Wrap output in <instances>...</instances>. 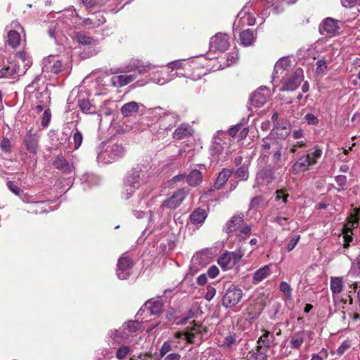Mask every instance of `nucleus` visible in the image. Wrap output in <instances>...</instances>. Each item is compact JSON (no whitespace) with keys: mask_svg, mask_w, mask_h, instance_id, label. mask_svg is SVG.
<instances>
[{"mask_svg":"<svg viewBox=\"0 0 360 360\" xmlns=\"http://www.w3.org/2000/svg\"><path fill=\"white\" fill-rule=\"evenodd\" d=\"M124 152L121 143L112 141L103 142L98 148L97 161L98 163L108 164L122 158Z\"/></svg>","mask_w":360,"mask_h":360,"instance_id":"obj_1","label":"nucleus"},{"mask_svg":"<svg viewBox=\"0 0 360 360\" xmlns=\"http://www.w3.org/2000/svg\"><path fill=\"white\" fill-rule=\"evenodd\" d=\"M143 170L141 167L132 168L128 172L124 181L122 193V198L127 200L140 188L143 183Z\"/></svg>","mask_w":360,"mask_h":360,"instance_id":"obj_2","label":"nucleus"},{"mask_svg":"<svg viewBox=\"0 0 360 360\" xmlns=\"http://www.w3.org/2000/svg\"><path fill=\"white\" fill-rule=\"evenodd\" d=\"M360 218V207L354 208L347 218V222L343 228L344 248H347L349 246V243L352 240V229H356L359 226Z\"/></svg>","mask_w":360,"mask_h":360,"instance_id":"obj_3","label":"nucleus"},{"mask_svg":"<svg viewBox=\"0 0 360 360\" xmlns=\"http://www.w3.org/2000/svg\"><path fill=\"white\" fill-rule=\"evenodd\" d=\"M243 255L244 252L240 249L234 252L226 251L219 257L218 264L224 270L230 269L240 262Z\"/></svg>","mask_w":360,"mask_h":360,"instance_id":"obj_4","label":"nucleus"},{"mask_svg":"<svg viewBox=\"0 0 360 360\" xmlns=\"http://www.w3.org/2000/svg\"><path fill=\"white\" fill-rule=\"evenodd\" d=\"M243 297L242 290L235 285H231L222 298V305L226 308L235 307Z\"/></svg>","mask_w":360,"mask_h":360,"instance_id":"obj_5","label":"nucleus"},{"mask_svg":"<svg viewBox=\"0 0 360 360\" xmlns=\"http://www.w3.org/2000/svg\"><path fill=\"white\" fill-rule=\"evenodd\" d=\"M207 332L205 328L201 325L195 323L191 327H188V330L186 333L178 332L175 334V338L177 339L184 338L190 344L195 343V339L200 340L202 335Z\"/></svg>","mask_w":360,"mask_h":360,"instance_id":"obj_6","label":"nucleus"},{"mask_svg":"<svg viewBox=\"0 0 360 360\" xmlns=\"http://www.w3.org/2000/svg\"><path fill=\"white\" fill-rule=\"evenodd\" d=\"M188 192L189 191L187 188H183L178 190L177 191L174 192L169 198H167L162 201L160 208L162 210H174L177 208L188 194Z\"/></svg>","mask_w":360,"mask_h":360,"instance_id":"obj_7","label":"nucleus"},{"mask_svg":"<svg viewBox=\"0 0 360 360\" xmlns=\"http://www.w3.org/2000/svg\"><path fill=\"white\" fill-rule=\"evenodd\" d=\"M269 90L266 86H260L250 97L249 109L252 110V107L259 108L267 101L269 97Z\"/></svg>","mask_w":360,"mask_h":360,"instance_id":"obj_8","label":"nucleus"},{"mask_svg":"<svg viewBox=\"0 0 360 360\" xmlns=\"http://www.w3.org/2000/svg\"><path fill=\"white\" fill-rule=\"evenodd\" d=\"M155 68V65L151 63H145L143 60L139 59H133L129 63L122 68L120 72H130L137 71L140 75L146 73Z\"/></svg>","mask_w":360,"mask_h":360,"instance_id":"obj_9","label":"nucleus"},{"mask_svg":"<svg viewBox=\"0 0 360 360\" xmlns=\"http://www.w3.org/2000/svg\"><path fill=\"white\" fill-rule=\"evenodd\" d=\"M18 68L17 75H24L32 63V58L25 51L18 52L15 56V60L12 61Z\"/></svg>","mask_w":360,"mask_h":360,"instance_id":"obj_10","label":"nucleus"},{"mask_svg":"<svg viewBox=\"0 0 360 360\" xmlns=\"http://www.w3.org/2000/svg\"><path fill=\"white\" fill-rule=\"evenodd\" d=\"M64 68V65L61 60H58L55 56H49L47 58L44 59L42 72H52L53 74H58Z\"/></svg>","mask_w":360,"mask_h":360,"instance_id":"obj_11","label":"nucleus"},{"mask_svg":"<svg viewBox=\"0 0 360 360\" xmlns=\"http://www.w3.org/2000/svg\"><path fill=\"white\" fill-rule=\"evenodd\" d=\"M133 262L127 257H122L117 262V275L121 280L127 279L129 276V269L132 267Z\"/></svg>","mask_w":360,"mask_h":360,"instance_id":"obj_12","label":"nucleus"},{"mask_svg":"<svg viewBox=\"0 0 360 360\" xmlns=\"http://www.w3.org/2000/svg\"><path fill=\"white\" fill-rule=\"evenodd\" d=\"M224 148V146L221 139L217 136H214L210 147V153L217 162L225 160L226 157L221 158Z\"/></svg>","mask_w":360,"mask_h":360,"instance_id":"obj_13","label":"nucleus"},{"mask_svg":"<svg viewBox=\"0 0 360 360\" xmlns=\"http://www.w3.org/2000/svg\"><path fill=\"white\" fill-rule=\"evenodd\" d=\"M228 36L225 34L219 33L211 38L210 46L212 48L220 51H225L229 47Z\"/></svg>","mask_w":360,"mask_h":360,"instance_id":"obj_14","label":"nucleus"},{"mask_svg":"<svg viewBox=\"0 0 360 360\" xmlns=\"http://www.w3.org/2000/svg\"><path fill=\"white\" fill-rule=\"evenodd\" d=\"M303 79L302 70L301 69L296 70L284 83L285 89L288 91H293L296 89L301 84Z\"/></svg>","mask_w":360,"mask_h":360,"instance_id":"obj_15","label":"nucleus"},{"mask_svg":"<svg viewBox=\"0 0 360 360\" xmlns=\"http://www.w3.org/2000/svg\"><path fill=\"white\" fill-rule=\"evenodd\" d=\"M244 221V214L243 213H240L236 215H233L226 224L223 230L228 233H233L237 230H238Z\"/></svg>","mask_w":360,"mask_h":360,"instance_id":"obj_16","label":"nucleus"},{"mask_svg":"<svg viewBox=\"0 0 360 360\" xmlns=\"http://www.w3.org/2000/svg\"><path fill=\"white\" fill-rule=\"evenodd\" d=\"M136 77V74L113 76L110 78V83L113 86L122 87L134 81Z\"/></svg>","mask_w":360,"mask_h":360,"instance_id":"obj_17","label":"nucleus"},{"mask_svg":"<svg viewBox=\"0 0 360 360\" xmlns=\"http://www.w3.org/2000/svg\"><path fill=\"white\" fill-rule=\"evenodd\" d=\"M274 179V171L270 167L260 169L256 176V180L260 184H269Z\"/></svg>","mask_w":360,"mask_h":360,"instance_id":"obj_18","label":"nucleus"},{"mask_svg":"<svg viewBox=\"0 0 360 360\" xmlns=\"http://www.w3.org/2000/svg\"><path fill=\"white\" fill-rule=\"evenodd\" d=\"M338 23L339 22L338 20L331 18H327L321 25V32H326L329 34H335L338 33L339 30Z\"/></svg>","mask_w":360,"mask_h":360,"instance_id":"obj_19","label":"nucleus"},{"mask_svg":"<svg viewBox=\"0 0 360 360\" xmlns=\"http://www.w3.org/2000/svg\"><path fill=\"white\" fill-rule=\"evenodd\" d=\"M310 166L311 165L309 162V157L301 156L292 166L291 172L294 174H297L309 170Z\"/></svg>","mask_w":360,"mask_h":360,"instance_id":"obj_20","label":"nucleus"},{"mask_svg":"<svg viewBox=\"0 0 360 360\" xmlns=\"http://www.w3.org/2000/svg\"><path fill=\"white\" fill-rule=\"evenodd\" d=\"M262 335L259 338L257 342V346L259 348L267 349L270 347L271 344L274 340L275 338L272 333L265 329L262 330Z\"/></svg>","mask_w":360,"mask_h":360,"instance_id":"obj_21","label":"nucleus"},{"mask_svg":"<svg viewBox=\"0 0 360 360\" xmlns=\"http://www.w3.org/2000/svg\"><path fill=\"white\" fill-rule=\"evenodd\" d=\"M53 165L63 173H70L74 169L73 165L62 156L56 157L53 161Z\"/></svg>","mask_w":360,"mask_h":360,"instance_id":"obj_22","label":"nucleus"},{"mask_svg":"<svg viewBox=\"0 0 360 360\" xmlns=\"http://www.w3.org/2000/svg\"><path fill=\"white\" fill-rule=\"evenodd\" d=\"M193 133V128L187 124H181L173 133V137L176 139H182L189 136H191Z\"/></svg>","mask_w":360,"mask_h":360,"instance_id":"obj_23","label":"nucleus"},{"mask_svg":"<svg viewBox=\"0 0 360 360\" xmlns=\"http://www.w3.org/2000/svg\"><path fill=\"white\" fill-rule=\"evenodd\" d=\"M43 97V100H40L39 103H37V105L33 108V110L37 113L41 112L42 110H45L46 108H49L51 103L50 93L47 89L44 90V93L41 95Z\"/></svg>","mask_w":360,"mask_h":360,"instance_id":"obj_24","label":"nucleus"},{"mask_svg":"<svg viewBox=\"0 0 360 360\" xmlns=\"http://www.w3.org/2000/svg\"><path fill=\"white\" fill-rule=\"evenodd\" d=\"M330 288L333 293V297L335 300L337 296L343 290V280L342 277H331L330 281Z\"/></svg>","mask_w":360,"mask_h":360,"instance_id":"obj_25","label":"nucleus"},{"mask_svg":"<svg viewBox=\"0 0 360 360\" xmlns=\"http://www.w3.org/2000/svg\"><path fill=\"white\" fill-rule=\"evenodd\" d=\"M202 180V172L196 169H192L191 172L186 176V182L191 186H198Z\"/></svg>","mask_w":360,"mask_h":360,"instance_id":"obj_26","label":"nucleus"},{"mask_svg":"<svg viewBox=\"0 0 360 360\" xmlns=\"http://www.w3.org/2000/svg\"><path fill=\"white\" fill-rule=\"evenodd\" d=\"M16 72H18L17 66H15L14 63L9 62L7 65H5L1 69H0V78H15L16 76H18Z\"/></svg>","mask_w":360,"mask_h":360,"instance_id":"obj_27","label":"nucleus"},{"mask_svg":"<svg viewBox=\"0 0 360 360\" xmlns=\"http://www.w3.org/2000/svg\"><path fill=\"white\" fill-rule=\"evenodd\" d=\"M271 274V270L269 265H265L263 267L257 270L252 278V283L257 284L267 278Z\"/></svg>","mask_w":360,"mask_h":360,"instance_id":"obj_28","label":"nucleus"},{"mask_svg":"<svg viewBox=\"0 0 360 360\" xmlns=\"http://www.w3.org/2000/svg\"><path fill=\"white\" fill-rule=\"evenodd\" d=\"M139 109V103L131 101L125 103L121 108V113L124 117H130L136 113Z\"/></svg>","mask_w":360,"mask_h":360,"instance_id":"obj_29","label":"nucleus"},{"mask_svg":"<svg viewBox=\"0 0 360 360\" xmlns=\"http://www.w3.org/2000/svg\"><path fill=\"white\" fill-rule=\"evenodd\" d=\"M162 302L159 300H148L144 304V308L148 309L150 314L156 315L161 313L162 310Z\"/></svg>","mask_w":360,"mask_h":360,"instance_id":"obj_30","label":"nucleus"},{"mask_svg":"<svg viewBox=\"0 0 360 360\" xmlns=\"http://www.w3.org/2000/svg\"><path fill=\"white\" fill-rule=\"evenodd\" d=\"M255 39L253 31L250 29L245 30L240 34V42L244 46L252 45L255 42Z\"/></svg>","mask_w":360,"mask_h":360,"instance_id":"obj_31","label":"nucleus"},{"mask_svg":"<svg viewBox=\"0 0 360 360\" xmlns=\"http://www.w3.org/2000/svg\"><path fill=\"white\" fill-rule=\"evenodd\" d=\"M231 174L232 170L223 169L217 176V179L214 183V188L217 189L221 188L225 185Z\"/></svg>","mask_w":360,"mask_h":360,"instance_id":"obj_32","label":"nucleus"},{"mask_svg":"<svg viewBox=\"0 0 360 360\" xmlns=\"http://www.w3.org/2000/svg\"><path fill=\"white\" fill-rule=\"evenodd\" d=\"M75 39L77 41L85 46H93L97 44V41L93 37L88 36L84 32H78L75 34Z\"/></svg>","mask_w":360,"mask_h":360,"instance_id":"obj_33","label":"nucleus"},{"mask_svg":"<svg viewBox=\"0 0 360 360\" xmlns=\"http://www.w3.org/2000/svg\"><path fill=\"white\" fill-rule=\"evenodd\" d=\"M25 141L27 150L35 153L38 147V138L30 133L26 134Z\"/></svg>","mask_w":360,"mask_h":360,"instance_id":"obj_34","label":"nucleus"},{"mask_svg":"<svg viewBox=\"0 0 360 360\" xmlns=\"http://www.w3.org/2000/svg\"><path fill=\"white\" fill-rule=\"evenodd\" d=\"M109 338L115 342H120L123 340H127L129 337V334L123 330H112L108 333Z\"/></svg>","mask_w":360,"mask_h":360,"instance_id":"obj_35","label":"nucleus"},{"mask_svg":"<svg viewBox=\"0 0 360 360\" xmlns=\"http://www.w3.org/2000/svg\"><path fill=\"white\" fill-rule=\"evenodd\" d=\"M207 217V213L205 210L196 209L190 216L191 221L194 224L202 223Z\"/></svg>","mask_w":360,"mask_h":360,"instance_id":"obj_36","label":"nucleus"},{"mask_svg":"<svg viewBox=\"0 0 360 360\" xmlns=\"http://www.w3.org/2000/svg\"><path fill=\"white\" fill-rule=\"evenodd\" d=\"M304 333L299 332L293 334L290 341V347L292 349H299L304 342Z\"/></svg>","mask_w":360,"mask_h":360,"instance_id":"obj_37","label":"nucleus"},{"mask_svg":"<svg viewBox=\"0 0 360 360\" xmlns=\"http://www.w3.org/2000/svg\"><path fill=\"white\" fill-rule=\"evenodd\" d=\"M8 44L12 48H16L19 46L20 42V35L15 30H11L8 32Z\"/></svg>","mask_w":360,"mask_h":360,"instance_id":"obj_38","label":"nucleus"},{"mask_svg":"<svg viewBox=\"0 0 360 360\" xmlns=\"http://www.w3.org/2000/svg\"><path fill=\"white\" fill-rule=\"evenodd\" d=\"M237 345V340L236 338L235 335L229 334L227 335L221 344L220 345V347L229 349H235Z\"/></svg>","mask_w":360,"mask_h":360,"instance_id":"obj_39","label":"nucleus"},{"mask_svg":"<svg viewBox=\"0 0 360 360\" xmlns=\"http://www.w3.org/2000/svg\"><path fill=\"white\" fill-rule=\"evenodd\" d=\"M272 162L278 167H281L285 162L284 159L281 158V147L280 145L278 148L273 150Z\"/></svg>","mask_w":360,"mask_h":360,"instance_id":"obj_40","label":"nucleus"},{"mask_svg":"<svg viewBox=\"0 0 360 360\" xmlns=\"http://www.w3.org/2000/svg\"><path fill=\"white\" fill-rule=\"evenodd\" d=\"M262 148L264 152L269 151L271 148L276 149L279 146V143L276 140L264 139L262 140Z\"/></svg>","mask_w":360,"mask_h":360,"instance_id":"obj_41","label":"nucleus"},{"mask_svg":"<svg viewBox=\"0 0 360 360\" xmlns=\"http://www.w3.org/2000/svg\"><path fill=\"white\" fill-rule=\"evenodd\" d=\"M158 74L163 75L162 72H156L153 77L150 78V81L153 83H155L158 85H163L166 83H167L169 81L172 80L173 78L172 77H170L169 75H167V77H165L164 76L158 75Z\"/></svg>","mask_w":360,"mask_h":360,"instance_id":"obj_42","label":"nucleus"},{"mask_svg":"<svg viewBox=\"0 0 360 360\" xmlns=\"http://www.w3.org/2000/svg\"><path fill=\"white\" fill-rule=\"evenodd\" d=\"M131 352V347L127 345L120 346L116 351V357L119 360L125 359Z\"/></svg>","mask_w":360,"mask_h":360,"instance_id":"obj_43","label":"nucleus"},{"mask_svg":"<svg viewBox=\"0 0 360 360\" xmlns=\"http://www.w3.org/2000/svg\"><path fill=\"white\" fill-rule=\"evenodd\" d=\"M122 327L124 330H127L129 333H135L141 328V323L134 321L125 322Z\"/></svg>","mask_w":360,"mask_h":360,"instance_id":"obj_44","label":"nucleus"},{"mask_svg":"<svg viewBox=\"0 0 360 360\" xmlns=\"http://www.w3.org/2000/svg\"><path fill=\"white\" fill-rule=\"evenodd\" d=\"M78 105L80 110L84 113H92V105L87 99H79L78 101Z\"/></svg>","mask_w":360,"mask_h":360,"instance_id":"obj_45","label":"nucleus"},{"mask_svg":"<svg viewBox=\"0 0 360 360\" xmlns=\"http://www.w3.org/2000/svg\"><path fill=\"white\" fill-rule=\"evenodd\" d=\"M248 166L246 165H241L235 172V175L236 177L244 180L248 179Z\"/></svg>","mask_w":360,"mask_h":360,"instance_id":"obj_46","label":"nucleus"},{"mask_svg":"<svg viewBox=\"0 0 360 360\" xmlns=\"http://www.w3.org/2000/svg\"><path fill=\"white\" fill-rule=\"evenodd\" d=\"M322 155V150L319 148H316V150L306 155L307 157H309V162L311 165H314L317 162V160L321 158Z\"/></svg>","mask_w":360,"mask_h":360,"instance_id":"obj_47","label":"nucleus"},{"mask_svg":"<svg viewBox=\"0 0 360 360\" xmlns=\"http://www.w3.org/2000/svg\"><path fill=\"white\" fill-rule=\"evenodd\" d=\"M267 349L256 347V351L253 353L252 356L255 360H267Z\"/></svg>","mask_w":360,"mask_h":360,"instance_id":"obj_48","label":"nucleus"},{"mask_svg":"<svg viewBox=\"0 0 360 360\" xmlns=\"http://www.w3.org/2000/svg\"><path fill=\"white\" fill-rule=\"evenodd\" d=\"M193 72L191 73L190 78L193 80L200 79L202 75H205L206 72L203 68H200L198 66L193 67Z\"/></svg>","mask_w":360,"mask_h":360,"instance_id":"obj_49","label":"nucleus"},{"mask_svg":"<svg viewBox=\"0 0 360 360\" xmlns=\"http://www.w3.org/2000/svg\"><path fill=\"white\" fill-rule=\"evenodd\" d=\"M360 283L359 282H354L353 283H352L349 286V290H348V298H349V305H352L353 303H354V300H353V298L352 297V295L353 293H355L356 292V291L358 290V289L359 288V286H360Z\"/></svg>","mask_w":360,"mask_h":360,"instance_id":"obj_50","label":"nucleus"},{"mask_svg":"<svg viewBox=\"0 0 360 360\" xmlns=\"http://www.w3.org/2000/svg\"><path fill=\"white\" fill-rule=\"evenodd\" d=\"M72 139L75 144V149L77 150L81 146L83 140V136L77 129H75V131L72 136Z\"/></svg>","mask_w":360,"mask_h":360,"instance_id":"obj_51","label":"nucleus"},{"mask_svg":"<svg viewBox=\"0 0 360 360\" xmlns=\"http://www.w3.org/2000/svg\"><path fill=\"white\" fill-rule=\"evenodd\" d=\"M289 60L287 58H281L275 65V70L278 72L279 70L284 71L289 66Z\"/></svg>","mask_w":360,"mask_h":360,"instance_id":"obj_52","label":"nucleus"},{"mask_svg":"<svg viewBox=\"0 0 360 360\" xmlns=\"http://www.w3.org/2000/svg\"><path fill=\"white\" fill-rule=\"evenodd\" d=\"M280 290L285 294L288 298H291L292 288L290 285L286 282H281L279 286Z\"/></svg>","mask_w":360,"mask_h":360,"instance_id":"obj_53","label":"nucleus"},{"mask_svg":"<svg viewBox=\"0 0 360 360\" xmlns=\"http://www.w3.org/2000/svg\"><path fill=\"white\" fill-rule=\"evenodd\" d=\"M172 350V346L170 342H169V341L165 342L162 344V345L160 349V353H159L160 356L162 358L164 357L165 356L167 355V354L169 352H171Z\"/></svg>","mask_w":360,"mask_h":360,"instance_id":"obj_54","label":"nucleus"},{"mask_svg":"<svg viewBox=\"0 0 360 360\" xmlns=\"http://www.w3.org/2000/svg\"><path fill=\"white\" fill-rule=\"evenodd\" d=\"M274 135H276L283 139L285 138L289 134V129L286 127H275L273 129Z\"/></svg>","mask_w":360,"mask_h":360,"instance_id":"obj_55","label":"nucleus"},{"mask_svg":"<svg viewBox=\"0 0 360 360\" xmlns=\"http://www.w3.org/2000/svg\"><path fill=\"white\" fill-rule=\"evenodd\" d=\"M51 114L50 108L45 109V110L44 111V113H43L42 118H41V126L43 127H46L49 125L50 120H51Z\"/></svg>","mask_w":360,"mask_h":360,"instance_id":"obj_56","label":"nucleus"},{"mask_svg":"<svg viewBox=\"0 0 360 360\" xmlns=\"http://www.w3.org/2000/svg\"><path fill=\"white\" fill-rule=\"evenodd\" d=\"M251 226L250 225H245L241 226L240 229V233L238 234V236L240 239H245L246 237L250 233Z\"/></svg>","mask_w":360,"mask_h":360,"instance_id":"obj_57","label":"nucleus"},{"mask_svg":"<svg viewBox=\"0 0 360 360\" xmlns=\"http://www.w3.org/2000/svg\"><path fill=\"white\" fill-rule=\"evenodd\" d=\"M316 73H323L327 68L326 61L323 59L319 60L316 63Z\"/></svg>","mask_w":360,"mask_h":360,"instance_id":"obj_58","label":"nucleus"},{"mask_svg":"<svg viewBox=\"0 0 360 360\" xmlns=\"http://www.w3.org/2000/svg\"><path fill=\"white\" fill-rule=\"evenodd\" d=\"M1 148L3 151L8 153L11 151V143L8 139L4 138L1 140V144H0Z\"/></svg>","mask_w":360,"mask_h":360,"instance_id":"obj_59","label":"nucleus"},{"mask_svg":"<svg viewBox=\"0 0 360 360\" xmlns=\"http://www.w3.org/2000/svg\"><path fill=\"white\" fill-rule=\"evenodd\" d=\"M165 119L168 122H172L175 125L179 121V116L175 112H170L165 116Z\"/></svg>","mask_w":360,"mask_h":360,"instance_id":"obj_60","label":"nucleus"},{"mask_svg":"<svg viewBox=\"0 0 360 360\" xmlns=\"http://www.w3.org/2000/svg\"><path fill=\"white\" fill-rule=\"evenodd\" d=\"M299 240H300L299 235L294 236L288 243V245H287L288 251L290 252V251L292 250L295 248V247L296 246V245L297 244Z\"/></svg>","mask_w":360,"mask_h":360,"instance_id":"obj_61","label":"nucleus"},{"mask_svg":"<svg viewBox=\"0 0 360 360\" xmlns=\"http://www.w3.org/2000/svg\"><path fill=\"white\" fill-rule=\"evenodd\" d=\"M215 294H216L215 288L211 285H208L207 287V292L205 295V298L207 300L210 301L214 297Z\"/></svg>","mask_w":360,"mask_h":360,"instance_id":"obj_62","label":"nucleus"},{"mask_svg":"<svg viewBox=\"0 0 360 360\" xmlns=\"http://www.w3.org/2000/svg\"><path fill=\"white\" fill-rule=\"evenodd\" d=\"M82 1L87 7L101 6L103 4V0H82Z\"/></svg>","mask_w":360,"mask_h":360,"instance_id":"obj_63","label":"nucleus"},{"mask_svg":"<svg viewBox=\"0 0 360 360\" xmlns=\"http://www.w3.org/2000/svg\"><path fill=\"white\" fill-rule=\"evenodd\" d=\"M359 0H341V4L347 8H352L355 6Z\"/></svg>","mask_w":360,"mask_h":360,"instance_id":"obj_64","label":"nucleus"}]
</instances>
